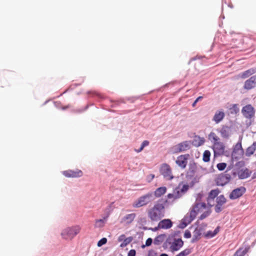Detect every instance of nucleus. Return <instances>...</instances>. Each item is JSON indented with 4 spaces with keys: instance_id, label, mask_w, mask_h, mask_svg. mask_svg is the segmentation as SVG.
Wrapping results in <instances>:
<instances>
[{
    "instance_id": "de8ad7c7",
    "label": "nucleus",
    "mask_w": 256,
    "mask_h": 256,
    "mask_svg": "<svg viewBox=\"0 0 256 256\" xmlns=\"http://www.w3.org/2000/svg\"><path fill=\"white\" fill-rule=\"evenodd\" d=\"M160 256H168L166 254H162L160 255Z\"/></svg>"
},
{
    "instance_id": "bb28decb",
    "label": "nucleus",
    "mask_w": 256,
    "mask_h": 256,
    "mask_svg": "<svg viewBox=\"0 0 256 256\" xmlns=\"http://www.w3.org/2000/svg\"><path fill=\"white\" fill-rule=\"evenodd\" d=\"M250 173L248 169L241 170L238 173V177L240 179H244L249 177Z\"/></svg>"
},
{
    "instance_id": "2f4dec72",
    "label": "nucleus",
    "mask_w": 256,
    "mask_h": 256,
    "mask_svg": "<svg viewBox=\"0 0 256 256\" xmlns=\"http://www.w3.org/2000/svg\"><path fill=\"white\" fill-rule=\"evenodd\" d=\"M210 152L209 150H205L203 154L202 160L204 162H208L210 160Z\"/></svg>"
},
{
    "instance_id": "cd10ccee",
    "label": "nucleus",
    "mask_w": 256,
    "mask_h": 256,
    "mask_svg": "<svg viewBox=\"0 0 256 256\" xmlns=\"http://www.w3.org/2000/svg\"><path fill=\"white\" fill-rule=\"evenodd\" d=\"M256 150V142H254L253 144L249 146L246 150V156H250Z\"/></svg>"
},
{
    "instance_id": "58836bf2",
    "label": "nucleus",
    "mask_w": 256,
    "mask_h": 256,
    "mask_svg": "<svg viewBox=\"0 0 256 256\" xmlns=\"http://www.w3.org/2000/svg\"><path fill=\"white\" fill-rule=\"evenodd\" d=\"M107 242V239L105 238H102L98 242V246H101L102 245L106 244Z\"/></svg>"
},
{
    "instance_id": "9d476101",
    "label": "nucleus",
    "mask_w": 256,
    "mask_h": 256,
    "mask_svg": "<svg viewBox=\"0 0 256 256\" xmlns=\"http://www.w3.org/2000/svg\"><path fill=\"white\" fill-rule=\"evenodd\" d=\"M189 158V154H184L179 156L177 158L176 162L180 168L184 169L187 166L188 160Z\"/></svg>"
},
{
    "instance_id": "39448f33",
    "label": "nucleus",
    "mask_w": 256,
    "mask_h": 256,
    "mask_svg": "<svg viewBox=\"0 0 256 256\" xmlns=\"http://www.w3.org/2000/svg\"><path fill=\"white\" fill-rule=\"evenodd\" d=\"M80 230L81 228L79 226L68 227L62 231L61 235L63 238L71 240L80 233Z\"/></svg>"
},
{
    "instance_id": "1a4fd4ad",
    "label": "nucleus",
    "mask_w": 256,
    "mask_h": 256,
    "mask_svg": "<svg viewBox=\"0 0 256 256\" xmlns=\"http://www.w3.org/2000/svg\"><path fill=\"white\" fill-rule=\"evenodd\" d=\"M226 199L222 194L218 196L216 198V204L215 206V211L218 213L224 208V205L226 203Z\"/></svg>"
},
{
    "instance_id": "c756f323",
    "label": "nucleus",
    "mask_w": 256,
    "mask_h": 256,
    "mask_svg": "<svg viewBox=\"0 0 256 256\" xmlns=\"http://www.w3.org/2000/svg\"><path fill=\"white\" fill-rule=\"evenodd\" d=\"M220 231V228L218 226L213 232L208 231L205 234V237L211 238L214 236Z\"/></svg>"
},
{
    "instance_id": "c85d7f7f",
    "label": "nucleus",
    "mask_w": 256,
    "mask_h": 256,
    "mask_svg": "<svg viewBox=\"0 0 256 256\" xmlns=\"http://www.w3.org/2000/svg\"><path fill=\"white\" fill-rule=\"evenodd\" d=\"M106 221V218H104L103 219L96 220L95 221L94 226L96 228H102L104 226Z\"/></svg>"
},
{
    "instance_id": "6e6552de",
    "label": "nucleus",
    "mask_w": 256,
    "mask_h": 256,
    "mask_svg": "<svg viewBox=\"0 0 256 256\" xmlns=\"http://www.w3.org/2000/svg\"><path fill=\"white\" fill-rule=\"evenodd\" d=\"M160 172L166 180H171L174 178L171 168L166 164H164L162 165L160 168Z\"/></svg>"
},
{
    "instance_id": "dca6fc26",
    "label": "nucleus",
    "mask_w": 256,
    "mask_h": 256,
    "mask_svg": "<svg viewBox=\"0 0 256 256\" xmlns=\"http://www.w3.org/2000/svg\"><path fill=\"white\" fill-rule=\"evenodd\" d=\"M136 214L135 213H131L126 214L121 219L120 222L126 224H131L135 219Z\"/></svg>"
},
{
    "instance_id": "ddd939ff",
    "label": "nucleus",
    "mask_w": 256,
    "mask_h": 256,
    "mask_svg": "<svg viewBox=\"0 0 256 256\" xmlns=\"http://www.w3.org/2000/svg\"><path fill=\"white\" fill-rule=\"evenodd\" d=\"M213 150L215 156L222 155L224 152V146L222 142L218 141L213 144Z\"/></svg>"
},
{
    "instance_id": "393cba45",
    "label": "nucleus",
    "mask_w": 256,
    "mask_h": 256,
    "mask_svg": "<svg viewBox=\"0 0 256 256\" xmlns=\"http://www.w3.org/2000/svg\"><path fill=\"white\" fill-rule=\"evenodd\" d=\"M167 188L166 186L158 188L154 192V196L156 198H160L166 192Z\"/></svg>"
},
{
    "instance_id": "aec40b11",
    "label": "nucleus",
    "mask_w": 256,
    "mask_h": 256,
    "mask_svg": "<svg viewBox=\"0 0 256 256\" xmlns=\"http://www.w3.org/2000/svg\"><path fill=\"white\" fill-rule=\"evenodd\" d=\"M182 196L178 191V188H176L172 194H168L167 197L168 199H172V201L180 198Z\"/></svg>"
},
{
    "instance_id": "423d86ee",
    "label": "nucleus",
    "mask_w": 256,
    "mask_h": 256,
    "mask_svg": "<svg viewBox=\"0 0 256 256\" xmlns=\"http://www.w3.org/2000/svg\"><path fill=\"white\" fill-rule=\"evenodd\" d=\"M190 141H184L179 143L172 148L174 153H178L186 151L190 148Z\"/></svg>"
},
{
    "instance_id": "9b49d317",
    "label": "nucleus",
    "mask_w": 256,
    "mask_h": 256,
    "mask_svg": "<svg viewBox=\"0 0 256 256\" xmlns=\"http://www.w3.org/2000/svg\"><path fill=\"white\" fill-rule=\"evenodd\" d=\"M246 189L244 187L241 186L240 188L234 190L230 194V198L231 200H235L242 196L245 193Z\"/></svg>"
},
{
    "instance_id": "4468645a",
    "label": "nucleus",
    "mask_w": 256,
    "mask_h": 256,
    "mask_svg": "<svg viewBox=\"0 0 256 256\" xmlns=\"http://www.w3.org/2000/svg\"><path fill=\"white\" fill-rule=\"evenodd\" d=\"M63 174L68 178H78L81 177L83 172L82 170H67L62 172Z\"/></svg>"
},
{
    "instance_id": "f8f14e48",
    "label": "nucleus",
    "mask_w": 256,
    "mask_h": 256,
    "mask_svg": "<svg viewBox=\"0 0 256 256\" xmlns=\"http://www.w3.org/2000/svg\"><path fill=\"white\" fill-rule=\"evenodd\" d=\"M184 242L181 238H174L170 247L172 252L178 251L183 246Z\"/></svg>"
},
{
    "instance_id": "6ab92c4d",
    "label": "nucleus",
    "mask_w": 256,
    "mask_h": 256,
    "mask_svg": "<svg viewBox=\"0 0 256 256\" xmlns=\"http://www.w3.org/2000/svg\"><path fill=\"white\" fill-rule=\"evenodd\" d=\"M132 237H128L126 238V236L124 234L120 235L118 238V242H122V244L120 245V246L122 248H124L128 244H129L132 240Z\"/></svg>"
},
{
    "instance_id": "20e7f679",
    "label": "nucleus",
    "mask_w": 256,
    "mask_h": 256,
    "mask_svg": "<svg viewBox=\"0 0 256 256\" xmlns=\"http://www.w3.org/2000/svg\"><path fill=\"white\" fill-rule=\"evenodd\" d=\"M154 200L152 192H149L138 198L132 203V207L139 208L145 206Z\"/></svg>"
},
{
    "instance_id": "4be33fe9",
    "label": "nucleus",
    "mask_w": 256,
    "mask_h": 256,
    "mask_svg": "<svg viewBox=\"0 0 256 256\" xmlns=\"http://www.w3.org/2000/svg\"><path fill=\"white\" fill-rule=\"evenodd\" d=\"M220 190L218 188H216L212 190L209 194L208 198V203L210 202V201H214V198H217L218 194H220Z\"/></svg>"
},
{
    "instance_id": "a211bd4d",
    "label": "nucleus",
    "mask_w": 256,
    "mask_h": 256,
    "mask_svg": "<svg viewBox=\"0 0 256 256\" xmlns=\"http://www.w3.org/2000/svg\"><path fill=\"white\" fill-rule=\"evenodd\" d=\"M219 132L221 136L225 138H228L231 134L230 128L228 126L224 125L222 126Z\"/></svg>"
},
{
    "instance_id": "f704fd0d",
    "label": "nucleus",
    "mask_w": 256,
    "mask_h": 256,
    "mask_svg": "<svg viewBox=\"0 0 256 256\" xmlns=\"http://www.w3.org/2000/svg\"><path fill=\"white\" fill-rule=\"evenodd\" d=\"M230 112L232 114H237L239 112V108L237 104H234L230 108Z\"/></svg>"
},
{
    "instance_id": "a878e982",
    "label": "nucleus",
    "mask_w": 256,
    "mask_h": 256,
    "mask_svg": "<svg viewBox=\"0 0 256 256\" xmlns=\"http://www.w3.org/2000/svg\"><path fill=\"white\" fill-rule=\"evenodd\" d=\"M166 238V234H160L154 239V243L155 245H160L164 241Z\"/></svg>"
},
{
    "instance_id": "72a5a7b5",
    "label": "nucleus",
    "mask_w": 256,
    "mask_h": 256,
    "mask_svg": "<svg viewBox=\"0 0 256 256\" xmlns=\"http://www.w3.org/2000/svg\"><path fill=\"white\" fill-rule=\"evenodd\" d=\"M178 188V191L180 192L182 195L183 196L185 194V192L188 190V186L186 184H184L182 186L181 188Z\"/></svg>"
},
{
    "instance_id": "37998d69",
    "label": "nucleus",
    "mask_w": 256,
    "mask_h": 256,
    "mask_svg": "<svg viewBox=\"0 0 256 256\" xmlns=\"http://www.w3.org/2000/svg\"><path fill=\"white\" fill-rule=\"evenodd\" d=\"M136 252L134 250H131L129 251L128 256H136Z\"/></svg>"
},
{
    "instance_id": "e433bc0d",
    "label": "nucleus",
    "mask_w": 256,
    "mask_h": 256,
    "mask_svg": "<svg viewBox=\"0 0 256 256\" xmlns=\"http://www.w3.org/2000/svg\"><path fill=\"white\" fill-rule=\"evenodd\" d=\"M148 144H149V142L148 141V140H144L142 142V144L140 148L138 150H136V151L137 152H140L141 151H142L143 150L145 146H148Z\"/></svg>"
},
{
    "instance_id": "49530a36",
    "label": "nucleus",
    "mask_w": 256,
    "mask_h": 256,
    "mask_svg": "<svg viewBox=\"0 0 256 256\" xmlns=\"http://www.w3.org/2000/svg\"><path fill=\"white\" fill-rule=\"evenodd\" d=\"M150 176L151 178V180H152L154 178V175L153 174H150Z\"/></svg>"
},
{
    "instance_id": "a19ab883",
    "label": "nucleus",
    "mask_w": 256,
    "mask_h": 256,
    "mask_svg": "<svg viewBox=\"0 0 256 256\" xmlns=\"http://www.w3.org/2000/svg\"><path fill=\"white\" fill-rule=\"evenodd\" d=\"M152 240L151 238H148L146 240V244L142 246V248H144L145 246H150L152 244Z\"/></svg>"
},
{
    "instance_id": "b1692460",
    "label": "nucleus",
    "mask_w": 256,
    "mask_h": 256,
    "mask_svg": "<svg viewBox=\"0 0 256 256\" xmlns=\"http://www.w3.org/2000/svg\"><path fill=\"white\" fill-rule=\"evenodd\" d=\"M255 73H256V68H251L242 72L240 74V78L244 79Z\"/></svg>"
},
{
    "instance_id": "c9c22d12",
    "label": "nucleus",
    "mask_w": 256,
    "mask_h": 256,
    "mask_svg": "<svg viewBox=\"0 0 256 256\" xmlns=\"http://www.w3.org/2000/svg\"><path fill=\"white\" fill-rule=\"evenodd\" d=\"M172 242H171V239L170 238H167L163 244L162 248L164 250L168 248L169 246H171Z\"/></svg>"
},
{
    "instance_id": "f03ea898",
    "label": "nucleus",
    "mask_w": 256,
    "mask_h": 256,
    "mask_svg": "<svg viewBox=\"0 0 256 256\" xmlns=\"http://www.w3.org/2000/svg\"><path fill=\"white\" fill-rule=\"evenodd\" d=\"M158 200L154 206L147 211L148 218L152 222H158L164 216V204Z\"/></svg>"
},
{
    "instance_id": "412c9836",
    "label": "nucleus",
    "mask_w": 256,
    "mask_h": 256,
    "mask_svg": "<svg viewBox=\"0 0 256 256\" xmlns=\"http://www.w3.org/2000/svg\"><path fill=\"white\" fill-rule=\"evenodd\" d=\"M225 114L222 111H217L215 113L212 120L215 122L216 124L220 122L224 118Z\"/></svg>"
},
{
    "instance_id": "79ce46f5",
    "label": "nucleus",
    "mask_w": 256,
    "mask_h": 256,
    "mask_svg": "<svg viewBox=\"0 0 256 256\" xmlns=\"http://www.w3.org/2000/svg\"><path fill=\"white\" fill-rule=\"evenodd\" d=\"M184 237L186 238H190L191 237L190 232L188 230H186L184 234Z\"/></svg>"
},
{
    "instance_id": "2eb2a0df",
    "label": "nucleus",
    "mask_w": 256,
    "mask_h": 256,
    "mask_svg": "<svg viewBox=\"0 0 256 256\" xmlns=\"http://www.w3.org/2000/svg\"><path fill=\"white\" fill-rule=\"evenodd\" d=\"M256 86V74L251 76L247 80L244 84V88L246 90H250Z\"/></svg>"
},
{
    "instance_id": "f257e3e1",
    "label": "nucleus",
    "mask_w": 256,
    "mask_h": 256,
    "mask_svg": "<svg viewBox=\"0 0 256 256\" xmlns=\"http://www.w3.org/2000/svg\"><path fill=\"white\" fill-rule=\"evenodd\" d=\"M212 205L207 206L204 202L196 204L190 213L187 214L184 218V220L188 223L192 221L198 213H202L200 217V220H203L208 216L211 213L210 208Z\"/></svg>"
},
{
    "instance_id": "c03bdc74",
    "label": "nucleus",
    "mask_w": 256,
    "mask_h": 256,
    "mask_svg": "<svg viewBox=\"0 0 256 256\" xmlns=\"http://www.w3.org/2000/svg\"><path fill=\"white\" fill-rule=\"evenodd\" d=\"M202 96H198L194 101V102H193L192 104V106L193 107H194L196 104V103L200 100H202Z\"/></svg>"
},
{
    "instance_id": "7c9ffc66",
    "label": "nucleus",
    "mask_w": 256,
    "mask_h": 256,
    "mask_svg": "<svg viewBox=\"0 0 256 256\" xmlns=\"http://www.w3.org/2000/svg\"><path fill=\"white\" fill-rule=\"evenodd\" d=\"M208 139L214 144L220 140L219 137L214 132H211L208 135Z\"/></svg>"
},
{
    "instance_id": "0eeeda50",
    "label": "nucleus",
    "mask_w": 256,
    "mask_h": 256,
    "mask_svg": "<svg viewBox=\"0 0 256 256\" xmlns=\"http://www.w3.org/2000/svg\"><path fill=\"white\" fill-rule=\"evenodd\" d=\"M255 112L254 108L251 104H247L242 109V113L243 116L249 120L252 119L254 116Z\"/></svg>"
},
{
    "instance_id": "a18cd8bd",
    "label": "nucleus",
    "mask_w": 256,
    "mask_h": 256,
    "mask_svg": "<svg viewBox=\"0 0 256 256\" xmlns=\"http://www.w3.org/2000/svg\"><path fill=\"white\" fill-rule=\"evenodd\" d=\"M160 229H161L160 228H159V224H158L157 226L154 228H152L151 230L153 231V232H156Z\"/></svg>"
},
{
    "instance_id": "5701e85b",
    "label": "nucleus",
    "mask_w": 256,
    "mask_h": 256,
    "mask_svg": "<svg viewBox=\"0 0 256 256\" xmlns=\"http://www.w3.org/2000/svg\"><path fill=\"white\" fill-rule=\"evenodd\" d=\"M205 142L204 138L199 136H195L192 144L195 146L198 147L202 145Z\"/></svg>"
},
{
    "instance_id": "ea45409f",
    "label": "nucleus",
    "mask_w": 256,
    "mask_h": 256,
    "mask_svg": "<svg viewBox=\"0 0 256 256\" xmlns=\"http://www.w3.org/2000/svg\"><path fill=\"white\" fill-rule=\"evenodd\" d=\"M246 254V250H242L241 249H240L236 251V254L238 256H244Z\"/></svg>"
},
{
    "instance_id": "f3484780",
    "label": "nucleus",
    "mask_w": 256,
    "mask_h": 256,
    "mask_svg": "<svg viewBox=\"0 0 256 256\" xmlns=\"http://www.w3.org/2000/svg\"><path fill=\"white\" fill-rule=\"evenodd\" d=\"M159 228L161 229L167 230L171 228L173 223L170 219H164L159 222Z\"/></svg>"
},
{
    "instance_id": "7ed1b4c3",
    "label": "nucleus",
    "mask_w": 256,
    "mask_h": 256,
    "mask_svg": "<svg viewBox=\"0 0 256 256\" xmlns=\"http://www.w3.org/2000/svg\"><path fill=\"white\" fill-rule=\"evenodd\" d=\"M236 176V172L227 170L224 172L217 175L214 181L216 185L224 186L228 183L232 178H234Z\"/></svg>"
},
{
    "instance_id": "4c0bfd02",
    "label": "nucleus",
    "mask_w": 256,
    "mask_h": 256,
    "mask_svg": "<svg viewBox=\"0 0 256 256\" xmlns=\"http://www.w3.org/2000/svg\"><path fill=\"white\" fill-rule=\"evenodd\" d=\"M226 166V164L224 162L219 163L217 164L216 167L220 170H224Z\"/></svg>"
},
{
    "instance_id": "473e14b6",
    "label": "nucleus",
    "mask_w": 256,
    "mask_h": 256,
    "mask_svg": "<svg viewBox=\"0 0 256 256\" xmlns=\"http://www.w3.org/2000/svg\"><path fill=\"white\" fill-rule=\"evenodd\" d=\"M192 252V248H186L180 252L176 256H187Z\"/></svg>"
}]
</instances>
